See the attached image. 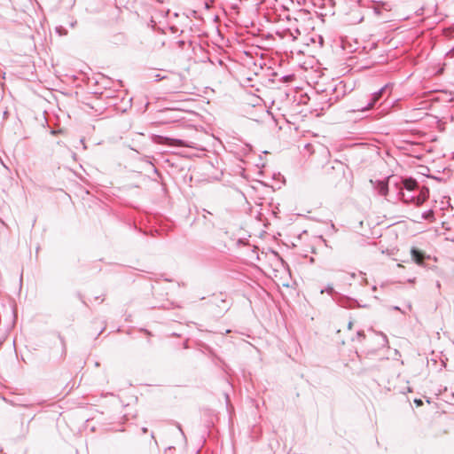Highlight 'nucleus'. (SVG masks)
<instances>
[{
  "mask_svg": "<svg viewBox=\"0 0 454 454\" xmlns=\"http://www.w3.org/2000/svg\"><path fill=\"white\" fill-rule=\"evenodd\" d=\"M411 255L412 261L417 263L418 265H423L424 262L428 256H427L426 253L420 249H418L416 247H412L411 249Z\"/></svg>",
  "mask_w": 454,
  "mask_h": 454,
  "instance_id": "nucleus-1",
  "label": "nucleus"
},
{
  "mask_svg": "<svg viewBox=\"0 0 454 454\" xmlns=\"http://www.w3.org/2000/svg\"><path fill=\"white\" fill-rule=\"evenodd\" d=\"M163 143L168 145L186 146V144L184 141L168 137L164 138Z\"/></svg>",
  "mask_w": 454,
  "mask_h": 454,
  "instance_id": "nucleus-2",
  "label": "nucleus"
},
{
  "mask_svg": "<svg viewBox=\"0 0 454 454\" xmlns=\"http://www.w3.org/2000/svg\"><path fill=\"white\" fill-rule=\"evenodd\" d=\"M403 186L408 191H412L417 187V182L413 179H405L403 181Z\"/></svg>",
  "mask_w": 454,
  "mask_h": 454,
  "instance_id": "nucleus-3",
  "label": "nucleus"
},
{
  "mask_svg": "<svg viewBox=\"0 0 454 454\" xmlns=\"http://www.w3.org/2000/svg\"><path fill=\"white\" fill-rule=\"evenodd\" d=\"M378 190L381 195H383V196L387 195V191H388L387 184L384 181L380 182L378 184Z\"/></svg>",
  "mask_w": 454,
  "mask_h": 454,
  "instance_id": "nucleus-4",
  "label": "nucleus"
},
{
  "mask_svg": "<svg viewBox=\"0 0 454 454\" xmlns=\"http://www.w3.org/2000/svg\"><path fill=\"white\" fill-rule=\"evenodd\" d=\"M382 96V90L378 91L373 95V98L372 99V102L369 104L367 108H371L373 106V105L381 98Z\"/></svg>",
  "mask_w": 454,
  "mask_h": 454,
  "instance_id": "nucleus-5",
  "label": "nucleus"
},
{
  "mask_svg": "<svg viewBox=\"0 0 454 454\" xmlns=\"http://www.w3.org/2000/svg\"><path fill=\"white\" fill-rule=\"evenodd\" d=\"M414 403H416L417 406H421L423 404V402L421 399H415Z\"/></svg>",
  "mask_w": 454,
  "mask_h": 454,
  "instance_id": "nucleus-6",
  "label": "nucleus"
},
{
  "mask_svg": "<svg viewBox=\"0 0 454 454\" xmlns=\"http://www.w3.org/2000/svg\"><path fill=\"white\" fill-rule=\"evenodd\" d=\"M433 215V211H429L428 214L426 215V218H428Z\"/></svg>",
  "mask_w": 454,
  "mask_h": 454,
  "instance_id": "nucleus-7",
  "label": "nucleus"
},
{
  "mask_svg": "<svg viewBox=\"0 0 454 454\" xmlns=\"http://www.w3.org/2000/svg\"><path fill=\"white\" fill-rule=\"evenodd\" d=\"M95 299L96 300H100V301H103V298H101L100 296H97Z\"/></svg>",
  "mask_w": 454,
  "mask_h": 454,
  "instance_id": "nucleus-8",
  "label": "nucleus"
}]
</instances>
